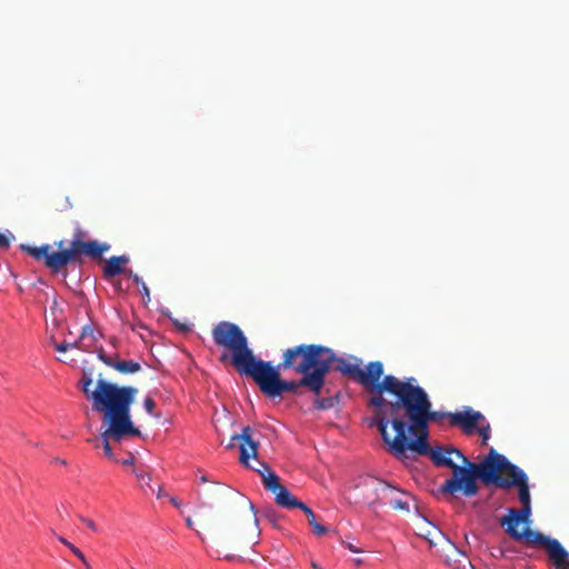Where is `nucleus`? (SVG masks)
<instances>
[{
    "label": "nucleus",
    "instance_id": "9d476101",
    "mask_svg": "<svg viewBox=\"0 0 569 569\" xmlns=\"http://www.w3.org/2000/svg\"><path fill=\"white\" fill-rule=\"evenodd\" d=\"M430 456L432 462L438 467H447L452 476L447 479L440 491L442 493L456 495L461 492L465 497H473L479 492L478 483L473 482V475L468 468H460L452 459V450L443 447L431 448L425 456Z\"/></svg>",
    "mask_w": 569,
    "mask_h": 569
},
{
    "label": "nucleus",
    "instance_id": "de8ad7c7",
    "mask_svg": "<svg viewBox=\"0 0 569 569\" xmlns=\"http://www.w3.org/2000/svg\"><path fill=\"white\" fill-rule=\"evenodd\" d=\"M249 506H250V509L256 513L254 506L251 502H249Z\"/></svg>",
    "mask_w": 569,
    "mask_h": 569
},
{
    "label": "nucleus",
    "instance_id": "37998d69",
    "mask_svg": "<svg viewBox=\"0 0 569 569\" xmlns=\"http://www.w3.org/2000/svg\"><path fill=\"white\" fill-rule=\"evenodd\" d=\"M311 567L313 569H320L319 565L317 562H315V561L311 562Z\"/></svg>",
    "mask_w": 569,
    "mask_h": 569
},
{
    "label": "nucleus",
    "instance_id": "c9c22d12",
    "mask_svg": "<svg viewBox=\"0 0 569 569\" xmlns=\"http://www.w3.org/2000/svg\"><path fill=\"white\" fill-rule=\"evenodd\" d=\"M134 463V457L132 453H129V457L122 460L123 466H132Z\"/></svg>",
    "mask_w": 569,
    "mask_h": 569
},
{
    "label": "nucleus",
    "instance_id": "58836bf2",
    "mask_svg": "<svg viewBox=\"0 0 569 569\" xmlns=\"http://www.w3.org/2000/svg\"><path fill=\"white\" fill-rule=\"evenodd\" d=\"M141 288H142L143 295L149 297L150 291H149V288L147 287V284L144 282H141Z\"/></svg>",
    "mask_w": 569,
    "mask_h": 569
},
{
    "label": "nucleus",
    "instance_id": "a19ab883",
    "mask_svg": "<svg viewBox=\"0 0 569 569\" xmlns=\"http://www.w3.org/2000/svg\"><path fill=\"white\" fill-rule=\"evenodd\" d=\"M164 496H166V493H164V491H163L162 487H159V489H158V491H157V498H159V499H160V498H162V497H164Z\"/></svg>",
    "mask_w": 569,
    "mask_h": 569
},
{
    "label": "nucleus",
    "instance_id": "c85d7f7f",
    "mask_svg": "<svg viewBox=\"0 0 569 569\" xmlns=\"http://www.w3.org/2000/svg\"><path fill=\"white\" fill-rule=\"evenodd\" d=\"M143 407L149 415H154L156 417H159V415L154 413L156 402L152 398L147 397L143 401Z\"/></svg>",
    "mask_w": 569,
    "mask_h": 569
},
{
    "label": "nucleus",
    "instance_id": "412c9836",
    "mask_svg": "<svg viewBox=\"0 0 569 569\" xmlns=\"http://www.w3.org/2000/svg\"><path fill=\"white\" fill-rule=\"evenodd\" d=\"M398 491L400 492V490H398ZM401 493L406 498H397V497H395V493H393V495L389 496L386 503H389L395 510H401V511L409 512L410 511V500L416 502V499L413 497H411L410 495H407L402 491H401ZM415 508L416 509L418 508L417 503H415Z\"/></svg>",
    "mask_w": 569,
    "mask_h": 569
},
{
    "label": "nucleus",
    "instance_id": "7ed1b4c3",
    "mask_svg": "<svg viewBox=\"0 0 569 569\" xmlns=\"http://www.w3.org/2000/svg\"><path fill=\"white\" fill-rule=\"evenodd\" d=\"M237 443L240 448V461L261 476L266 490L274 495L277 505L286 509H301L307 517L312 532L319 537L326 535L328 531L327 528L317 521L312 509L292 496L289 490L281 485L280 478L270 470V467L258 459L259 442L252 439L250 427H244L240 435L232 436L227 448L232 449Z\"/></svg>",
    "mask_w": 569,
    "mask_h": 569
},
{
    "label": "nucleus",
    "instance_id": "b1692460",
    "mask_svg": "<svg viewBox=\"0 0 569 569\" xmlns=\"http://www.w3.org/2000/svg\"><path fill=\"white\" fill-rule=\"evenodd\" d=\"M98 337L94 332V329L90 325H86L82 327L81 335H80V342H87L90 345V349L96 343Z\"/></svg>",
    "mask_w": 569,
    "mask_h": 569
},
{
    "label": "nucleus",
    "instance_id": "ea45409f",
    "mask_svg": "<svg viewBox=\"0 0 569 569\" xmlns=\"http://www.w3.org/2000/svg\"><path fill=\"white\" fill-rule=\"evenodd\" d=\"M186 525H187V527H188V528H190V529H192V528H193V520H192V518H191V517H188V518L186 519Z\"/></svg>",
    "mask_w": 569,
    "mask_h": 569
},
{
    "label": "nucleus",
    "instance_id": "2f4dec72",
    "mask_svg": "<svg viewBox=\"0 0 569 569\" xmlns=\"http://www.w3.org/2000/svg\"><path fill=\"white\" fill-rule=\"evenodd\" d=\"M79 519H80V520H81V521H82V522H83V523H84V525H86L90 530H92V531H94V532H96V531H98V527H97V525H96L92 520H90V519H88V518H84V517H82V516H80V517H79Z\"/></svg>",
    "mask_w": 569,
    "mask_h": 569
},
{
    "label": "nucleus",
    "instance_id": "a211bd4d",
    "mask_svg": "<svg viewBox=\"0 0 569 569\" xmlns=\"http://www.w3.org/2000/svg\"><path fill=\"white\" fill-rule=\"evenodd\" d=\"M442 552L446 563L455 569H459L461 565L463 567L466 562L469 563L466 553L449 539L443 542Z\"/></svg>",
    "mask_w": 569,
    "mask_h": 569
},
{
    "label": "nucleus",
    "instance_id": "f3484780",
    "mask_svg": "<svg viewBox=\"0 0 569 569\" xmlns=\"http://www.w3.org/2000/svg\"><path fill=\"white\" fill-rule=\"evenodd\" d=\"M20 249L30 254L36 260H43L46 267H48L52 272L58 273L62 270L61 267L51 264V257L54 256L58 251H50V244H43L41 247L21 244Z\"/></svg>",
    "mask_w": 569,
    "mask_h": 569
},
{
    "label": "nucleus",
    "instance_id": "39448f33",
    "mask_svg": "<svg viewBox=\"0 0 569 569\" xmlns=\"http://www.w3.org/2000/svg\"><path fill=\"white\" fill-rule=\"evenodd\" d=\"M281 371L278 366H273L270 361L259 360V363L253 368L252 372L248 376L259 386L260 391L268 398L282 397L284 392L296 393L300 387H306L316 396L321 393L325 381L320 380L317 372L308 376H302L298 381L281 379Z\"/></svg>",
    "mask_w": 569,
    "mask_h": 569
},
{
    "label": "nucleus",
    "instance_id": "c03bdc74",
    "mask_svg": "<svg viewBox=\"0 0 569 569\" xmlns=\"http://www.w3.org/2000/svg\"><path fill=\"white\" fill-rule=\"evenodd\" d=\"M200 481H201V482H207V481H208V478H207L206 476H202V477L200 478Z\"/></svg>",
    "mask_w": 569,
    "mask_h": 569
},
{
    "label": "nucleus",
    "instance_id": "f257e3e1",
    "mask_svg": "<svg viewBox=\"0 0 569 569\" xmlns=\"http://www.w3.org/2000/svg\"><path fill=\"white\" fill-rule=\"evenodd\" d=\"M452 413L433 411L427 391L410 377L400 380L376 427L392 455L405 456L408 450L426 455L429 423L450 422Z\"/></svg>",
    "mask_w": 569,
    "mask_h": 569
},
{
    "label": "nucleus",
    "instance_id": "f03ea898",
    "mask_svg": "<svg viewBox=\"0 0 569 569\" xmlns=\"http://www.w3.org/2000/svg\"><path fill=\"white\" fill-rule=\"evenodd\" d=\"M361 366V359L338 357L335 351L333 359L330 361V370L333 368L371 393L367 403L372 408V417L368 423L369 427H376L401 379L393 375L383 376L381 361H370L365 369Z\"/></svg>",
    "mask_w": 569,
    "mask_h": 569
},
{
    "label": "nucleus",
    "instance_id": "3c124183",
    "mask_svg": "<svg viewBox=\"0 0 569 569\" xmlns=\"http://www.w3.org/2000/svg\"><path fill=\"white\" fill-rule=\"evenodd\" d=\"M197 535L201 538L202 541L204 540L203 537H201L200 531H197Z\"/></svg>",
    "mask_w": 569,
    "mask_h": 569
},
{
    "label": "nucleus",
    "instance_id": "72a5a7b5",
    "mask_svg": "<svg viewBox=\"0 0 569 569\" xmlns=\"http://www.w3.org/2000/svg\"><path fill=\"white\" fill-rule=\"evenodd\" d=\"M10 246V240L7 236L0 233V248L7 249Z\"/></svg>",
    "mask_w": 569,
    "mask_h": 569
},
{
    "label": "nucleus",
    "instance_id": "7c9ffc66",
    "mask_svg": "<svg viewBox=\"0 0 569 569\" xmlns=\"http://www.w3.org/2000/svg\"><path fill=\"white\" fill-rule=\"evenodd\" d=\"M98 358H99V359H100L104 365H107L108 367H111V368H112V366H113L114 361H113L110 357H108V356L106 355V352H104V350H103V349H99V350H98Z\"/></svg>",
    "mask_w": 569,
    "mask_h": 569
},
{
    "label": "nucleus",
    "instance_id": "49530a36",
    "mask_svg": "<svg viewBox=\"0 0 569 569\" xmlns=\"http://www.w3.org/2000/svg\"><path fill=\"white\" fill-rule=\"evenodd\" d=\"M86 566V569H91L89 562L86 560V562H82Z\"/></svg>",
    "mask_w": 569,
    "mask_h": 569
},
{
    "label": "nucleus",
    "instance_id": "cd10ccee",
    "mask_svg": "<svg viewBox=\"0 0 569 569\" xmlns=\"http://www.w3.org/2000/svg\"><path fill=\"white\" fill-rule=\"evenodd\" d=\"M479 435L481 436L482 438V445H487V441L488 439L490 438V425L486 421V422H481L477 429H476Z\"/></svg>",
    "mask_w": 569,
    "mask_h": 569
},
{
    "label": "nucleus",
    "instance_id": "6e6552de",
    "mask_svg": "<svg viewBox=\"0 0 569 569\" xmlns=\"http://www.w3.org/2000/svg\"><path fill=\"white\" fill-rule=\"evenodd\" d=\"M109 400V412L103 415L102 421L106 426V430L101 432V439L103 441V452L107 458L117 461L112 452L110 442H120L126 437H140V430L134 427L131 416L130 407H128V400L108 398Z\"/></svg>",
    "mask_w": 569,
    "mask_h": 569
},
{
    "label": "nucleus",
    "instance_id": "603ef678",
    "mask_svg": "<svg viewBox=\"0 0 569 569\" xmlns=\"http://www.w3.org/2000/svg\"><path fill=\"white\" fill-rule=\"evenodd\" d=\"M58 461H59V463H61V465H66V461H64V460H58Z\"/></svg>",
    "mask_w": 569,
    "mask_h": 569
},
{
    "label": "nucleus",
    "instance_id": "09e8293b",
    "mask_svg": "<svg viewBox=\"0 0 569 569\" xmlns=\"http://www.w3.org/2000/svg\"><path fill=\"white\" fill-rule=\"evenodd\" d=\"M57 246H58V248H62V247H63V241H59V242L57 243Z\"/></svg>",
    "mask_w": 569,
    "mask_h": 569
},
{
    "label": "nucleus",
    "instance_id": "dca6fc26",
    "mask_svg": "<svg viewBox=\"0 0 569 569\" xmlns=\"http://www.w3.org/2000/svg\"><path fill=\"white\" fill-rule=\"evenodd\" d=\"M450 416V426H459L466 435H472L481 422H486L485 416L471 407H463L462 411Z\"/></svg>",
    "mask_w": 569,
    "mask_h": 569
},
{
    "label": "nucleus",
    "instance_id": "473e14b6",
    "mask_svg": "<svg viewBox=\"0 0 569 569\" xmlns=\"http://www.w3.org/2000/svg\"><path fill=\"white\" fill-rule=\"evenodd\" d=\"M52 343H53L54 349L59 352H66L71 347V345H69L68 342H61V343L52 342Z\"/></svg>",
    "mask_w": 569,
    "mask_h": 569
},
{
    "label": "nucleus",
    "instance_id": "20e7f679",
    "mask_svg": "<svg viewBox=\"0 0 569 569\" xmlns=\"http://www.w3.org/2000/svg\"><path fill=\"white\" fill-rule=\"evenodd\" d=\"M485 485H495L501 489L511 487L518 488L519 500L522 505L520 509L510 508L507 515L500 521L508 519H529L531 515V498L528 483V476L518 466L511 463L505 456H501L496 467L485 465L482 468Z\"/></svg>",
    "mask_w": 569,
    "mask_h": 569
},
{
    "label": "nucleus",
    "instance_id": "bb28decb",
    "mask_svg": "<svg viewBox=\"0 0 569 569\" xmlns=\"http://www.w3.org/2000/svg\"><path fill=\"white\" fill-rule=\"evenodd\" d=\"M336 399L332 397L321 398L317 399L315 402L316 408L320 410H327L335 406Z\"/></svg>",
    "mask_w": 569,
    "mask_h": 569
},
{
    "label": "nucleus",
    "instance_id": "ddd939ff",
    "mask_svg": "<svg viewBox=\"0 0 569 569\" xmlns=\"http://www.w3.org/2000/svg\"><path fill=\"white\" fill-rule=\"evenodd\" d=\"M258 519L254 518V528L249 535H242L239 531L219 535L213 540L216 557H223L229 561L234 560L238 558L236 552L252 548L258 542Z\"/></svg>",
    "mask_w": 569,
    "mask_h": 569
},
{
    "label": "nucleus",
    "instance_id": "423d86ee",
    "mask_svg": "<svg viewBox=\"0 0 569 569\" xmlns=\"http://www.w3.org/2000/svg\"><path fill=\"white\" fill-rule=\"evenodd\" d=\"M332 359V349L321 345L301 343L283 350L282 360L277 366L278 369H291L305 377L317 372L320 373V380L326 381V376L330 372V361Z\"/></svg>",
    "mask_w": 569,
    "mask_h": 569
},
{
    "label": "nucleus",
    "instance_id": "6ab92c4d",
    "mask_svg": "<svg viewBox=\"0 0 569 569\" xmlns=\"http://www.w3.org/2000/svg\"><path fill=\"white\" fill-rule=\"evenodd\" d=\"M419 528V536L423 537L431 547L436 546L438 541H446L447 538L440 529L429 522L426 518H422Z\"/></svg>",
    "mask_w": 569,
    "mask_h": 569
},
{
    "label": "nucleus",
    "instance_id": "5701e85b",
    "mask_svg": "<svg viewBox=\"0 0 569 569\" xmlns=\"http://www.w3.org/2000/svg\"><path fill=\"white\" fill-rule=\"evenodd\" d=\"M196 515L199 521L202 523L203 528H210L213 525L212 511L207 507L206 503H201L199 506Z\"/></svg>",
    "mask_w": 569,
    "mask_h": 569
},
{
    "label": "nucleus",
    "instance_id": "4c0bfd02",
    "mask_svg": "<svg viewBox=\"0 0 569 569\" xmlns=\"http://www.w3.org/2000/svg\"><path fill=\"white\" fill-rule=\"evenodd\" d=\"M170 502H171L174 507H177V508H180V507H181V502H180V500H179L178 498H176V497H171V498H170Z\"/></svg>",
    "mask_w": 569,
    "mask_h": 569
},
{
    "label": "nucleus",
    "instance_id": "f8f14e48",
    "mask_svg": "<svg viewBox=\"0 0 569 569\" xmlns=\"http://www.w3.org/2000/svg\"><path fill=\"white\" fill-rule=\"evenodd\" d=\"M81 381L82 391L84 392L87 398L92 401V409L94 411L102 412L103 415H106L110 410L108 398L122 399L126 401L128 400V407H131L138 392V390L134 387H120L116 383H111L102 379L98 380L94 390H90L93 380L91 375L86 372L83 373Z\"/></svg>",
    "mask_w": 569,
    "mask_h": 569
},
{
    "label": "nucleus",
    "instance_id": "aec40b11",
    "mask_svg": "<svg viewBox=\"0 0 569 569\" xmlns=\"http://www.w3.org/2000/svg\"><path fill=\"white\" fill-rule=\"evenodd\" d=\"M129 262L128 256H113L106 261L103 267V277L106 279H111L116 276L123 273L124 266Z\"/></svg>",
    "mask_w": 569,
    "mask_h": 569
},
{
    "label": "nucleus",
    "instance_id": "4468645a",
    "mask_svg": "<svg viewBox=\"0 0 569 569\" xmlns=\"http://www.w3.org/2000/svg\"><path fill=\"white\" fill-rule=\"evenodd\" d=\"M397 488L378 478H368L362 486V498L368 505L385 503Z\"/></svg>",
    "mask_w": 569,
    "mask_h": 569
},
{
    "label": "nucleus",
    "instance_id": "a18cd8bd",
    "mask_svg": "<svg viewBox=\"0 0 569 569\" xmlns=\"http://www.w3.org/2000/svg\"><path fill=\"white\" fill-rule=\"evenodd\" d=\"M86 566V569H91L89 562L86 560V562H82Z\"/></svg>",
    "mask_w": 569,
    "mask_h": 569
},
{
    "label": "nucleus",
    "instance_id": "8fccbe9b",
    "mask_svg": "<svg viewBox=\"0 0 569 569\" xmlns=\"http://www.w3.org/2000/svg\"><path fill=\"white\" fill-rule=\"evenodd\" d=\"M180 328H181V330H183V331L188 330V327H187V326H184V325H183V326H181Z\"/></svg>",
    "mask_w": 569,
    "mask_h": 569
},
{
    "label": "nucleus",
    "instance_id": "a878e982",
    "mask_svg": "<svg viewBox=\"0 0 569 569\" xmlns=\"http://www.w3.org/2000/svg\"><path fill=\"white\" fill-rule=\"evenodd\" d=\"M58 540L63 543L67 548L70 549V551L77 557L79 558L82 562H86V556L83 555V552L77 548L74 545H72L71 542H69L66 538H63L62 536H59L58 537Z\"/></svg>",
    "mask_w": 569,
    "mask_h": 569
},
{
    "label": "nucleus",
    "instance_id": "2eb2a0df",
    "mask_svg": "<svg viewBox=\"0 0 569 569\" xmlns=\"http://www.w3.org/2000/svg\"><path fill=\"white\" fill-rule=\"evenodd\" d=\"M449 450H452V455H455L460 461L461 466L460 468H468L471 470V473L473 475V482L478 483L477 480L480 479L485 483V476L482 475V468L485 465H491L496 467L499 459L502 455L498 453L493 448H490L489 453L485 457V459L479 462L475 463L471 462L468 458H466L462 452L453 447H449Z\"/></svg>",
    "mask_w": 569,
    "mask_h": 569
},
{
    "label": "nucleus",
    "instance_id": "79ce46f5",
    "mask_svg": "<svg viewBox=\"0 0 569 569\" xmlns=\"http://www.w3.org/2000/svg\"><path fill=\"white\" fill-rule=\"evenodd\" d=\"M353 562H355L356 566L359 567V566H361L363 563V560L361 558H357V559L353 560Z\"/></svg>",
    "mask_w": 569,
    "mask_h": 569
},
{
    "label": "nucleus",
    "instance_id": "9b49d317",
    "mask_svg": "<svg viewBox=\"0 0 569 569\" xmlns=\"http://www.w3.org/2000/svg\"><path fill=\"white\" fill-rule=\"evenodd\" d=\"M86 233L80 228L76 229L72 240L67 249H61L51 257V264L61 267L62 269L69 263L83 262V258L88 257L92 260H100L102 254L110 250V244L99 242L97 240L84 241Z\"/></svg>",
    "mask_w": 569,
    "mask_h": 569
},
{
    "label": "nucleus",
    "instance_id": "c756f323",
    "mask_svg": "<svg viewBox=\"0 0 569 569\" xmlns=\"http://www.w3.org/2000/svg\"><path fill=\"white\" fill-rule=\"evenodd\" d=\"M70 345H71L70 349L74 348V349H79L84 352L90 351V345H88L87 342H80V338Z\"/></svg>",
    "mask_w": 569,
    "mask_h": 569
},
{
    "label": "nucleus",
    "instance_id": "1a4fd4ad",
    "mask_svg": "<svg viewBox=\"0 0 569 569\" xmlns=\"http://www.w3.org/2000/svg\"><path fill=\"white\" fill-rule=\"evenodd\" d=\"M506 532L516 541H525L529 546L545 547L549 559L557 569H569V553L562 545L553 538L529 528V519H508L500 521Z\"/></svg>",
    "mask_w": 569,
    "mask_h": 569
},
{
    "label": "nucleus",
    "instance_id": "f704fd0d",
    "mask_svg": "<svg viewBox=\"0 0 569 569\" xmlns=\"http://www.w3.org/2000/svg\"><path fill=\"white\" fill-rule=\"evenodd\" d=\"M343 546H346L351 552H355V553H360L362 552V549L356 547L353 543L351 542H346L343 541L342 542Z\"/></svg>",
    "mask_w": 569,
    "mask_h": 569
},
{
    "label": "nucleus",
    "instance_id": "393cba45",
    "mask_svg": "<svg viewBox=\"0 0 569 569\" xmlns=\"http://www.w3.org/2000/svg\"><path fill=\"white\" fill-rule=\"evenodd\" d=\"M133 473L137 477V479L141 482V486H147L153 491V489L150 485L151 476L148 471H146L141 468H134Z\"/></svg>",
    "mask_w": 569,
    "mask_h": 569
},
{
    "label": "nucleus",
    "instance_id": "0eeeda50",
    "mask_svg": "<svg viewBox=\"0 0 569 569\" xmlns=\"http://www.w3.org/2000/svg\"><path fill=\"white\" fill-rule=\"evenodd\" d=\"M214 343L231 351V363L239 373L249 376L259 363L252 350L248 347V339L236 323L221 321L212 329Z\"/></svg>",
    "mask_w": 569,
    "mask_h": 569
},
{
    "label": "nucleus",
    "instance_id": "4be33fe9",
    "mask_svg": "<svg viewBox=\"0 0 569 569\" xmlns=\"http://www.w3.org/2000/svg\"><path fill=\"white\" fill-rule=\"evenodd\" d=\"M112 368L121 373L128 375L140 371L141 366L139 362H136L133 360H119L114 361Z\"/></svg>",
    "mask_w": 569,
    "mask_h": 569
},
{
    "label": "nucleus",
    "instance_id": "e433bc0d",
    "mask_svg": "<svg viewBox=\"0 0 569 569\" xmlns=\"http://www.w3.org/2000/svg\"><path fill=\"white\" fill-rule=\"evenodd\" d=\"M128 274L137 284L143 282L141 278L138 274L133 273L131 270L128 272Z\"/></svg>",
    "mask_w": 569,
    "mask_h": 569
}]
</instances>
